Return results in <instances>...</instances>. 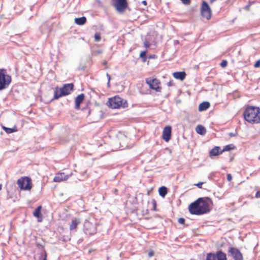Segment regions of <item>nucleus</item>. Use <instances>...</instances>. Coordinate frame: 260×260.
<instances>
[{"instance_id":"nucleus-11","label":"nucleus","mask_w":260,"mask_h":260,"mask_svg":"<svg viewBox=\"0 0 260 260\" xmlns=\"http://www.w3.org/2000/svg\"><path fill=\"white\" fill-rule=\"evenodd\" d=\"M84 230L87 234L92 235L96 232L95 225L89 222H86L84 223Z\"/></svg>"},{"instance_id":"nucleus-33","label":"nucleus","mask_w":260,"mask_h":260,"mask_svg":"<svg viewBox=\"0 0 260 260\" xmlns=\"http://www.w3.org/2000/svg\"><path fill=\"white\" fill-rule=\"evenodd\" d=\"M254 67L255 68H258L260 67V60H257L254 64Z\"/></svg>"},{"instance_id":"nucleus-40","label":"nucleus","mask_w":260,"mask_h":260,"mask_svg":"<svg viewBox=\"0 0 260 260\" xmlns=\"http://www.w3.org/2000/svg\"><path fill=\"white\" fill-rule=\"evenodd\" d=\"M107 77L108 79V85H109V83H110V79H111V77H110V75L109 74H108V73L107 74Z\"/></svg>"},{"instance_id":"nucleus-31","label":"nucleus","mask_w":260,"mask_h":260,"mask_svg":"<svg viewBox=\"0 0 260 260\" xmlns=\"http://www.w3.org/2000/svg\"><path fill=\"white\" fill-rule=\"evenodd\" d=\"M185 219L183 218H179L178 221L180 224H184L185 223Z\"/></svg>"},{"instance_id":"nucleus-39","label":"nucleus","mask_w":260,"mask_h":260,"mask_svg":"<svg viewBox=\"0 0 260 260\" xmlns=\"http://www.w3.org/2000/svg\"><path fill=\"white\" fill-rule=\"evenodd\" d=\"M154 255V252L153 251H150L148 252V256L149 257H151Z\"/></svg>"},{"instance_id":"nucleus-3","label":"nucleus","mask_w":260,"mask_h":260,"mask_svg":"<svg viewBox=\"0 0 260 260\" xmlns=\"http://www.w3.org/2000/svg\"><path fill=\"white\" fill-rule=\"evenodd\" d=\"M74 85L73 83L66 84L62 87H55L54 92L53 99L57 100L59 98L67 95L71 93L73 90Z\"/></svg>"},{"instance_id":"nucleus-12","label":"nucleus","mask_w":260,"mask_h":260,"mask_svg":"<svg viewBox=\"0 0 260 260\" xmlns=\"http://www.w3.org/2000/svg\"><path fill=\"white\" fill-rule=\"evenodd\" d=\"M171 130L172 127L169 125L165 126L164 128L162 137V139L167 142L171 139Z\"/></svg>"},{"instance_id":"nucleus-27","label":"nucleus","mask_w":260,"mask_h":260,"mask_svg":"<svg viewBox=\"0 0 260 260\" xmlns=\"http://www.w3.org/2000/svg\"><path fill=\"white\" fill-rule=\"evenodd\" d=\"M146 53V51H142L140 55V56L143 59L144 61H146L147 58Z\"/></svg>"},{"instance_id":"nucleus-23","label":"nucleus","mask_w":260,"mask_h":260,"mask_svg":"<svg viewBox=\"0 0 260 260\" xmlns=\"http://www.w3.org/2000/svg\"><path fill=\"white\" fill-rule=\"evenodd\" d=\"M158 192L161 197H165L168 192L167 188L166 186H162L159 188Z\"/></svg>"},{"instance_id":"nucleus-10","label":"nucleus","mask_w":260,"mask_h":260,"mask_svg":"<svg viewBox=\"0 0 260 260\" xmlns=\"http://www.w3.org/2000/svg\"><path fill=\"white\" fill-rule=\"evenodd\" d=\"M146 83L149 85L150 88L158 92L160 91L161 88L159 86L160 82L158 80L156 79H146Z\"/></svg>"},{"instance_id":"nucleus-22","label":"nucleus","mask_w":260,"mask_h":260,"mask_svg":"<svg viewBox=\"0 0 260 260\" xmlns=\"http://www.w3.org/2000/svg\"><path fill=\"white\" fill-rule=\"evenodd\" d=\"M41 209L42 207L41 206H39L35 209V211L33 213V215L35 217H36L38 218L42 217V214L41 212Z\"/></svg>"},{"instance_id":"nucleus-2","label":"nucleus","mask_w":260,"mask_h":260,"mask_svg":"<svg viewBox=\"0 0 260 260\" xmlns=\"http://www.w3.org/2000/svg\"><path fill=\"white\" fill-rule=\"evenodd\" d=\"M245 120L250 123H260V108L249 106L246 108L243 113Z\"/></svg>"},{"instance_id":"nucleus-45","label":"nucleus","mask_w":260,"mask_h":260,"mask_svg":"<svg viewBox=\"0 0 260 260\" xmlns=\"http://www.w3.org/2000/svg\"><path fill=\"white\" fill-rule=\"evenodd\" d=\"M2 188V184H0V190H1Z\"/></svg>"},{"instance_id":"nucleus-38","label":"nucleus","mask_w":260,"mask_h":260,"mask_svg":"<svg viewBox=\"0 0 260 260\" xmlns=\"http://www.w3.org/2000/svg\"><path fill=\"white\" fill-rule=\"evenodd\" d=\"M255 197L256 198H260V191H257L256 192V194H255Z\"/></svg>"},{"instance_id":"nucleus-41","label":"nucleus","mask_w":260,"mask_h":260,"mask_svg":"<svg viewBox=\"0 0 260 260\" xmlns=\"http://www.w3.org/2000/svg\"><path fill=\"white\" fill-rule=\"evenodd\" d=\"M249 7H250V5H247V6H245V9H246V10H248L249 9Z\"/></svg>"},{"instance_id":"nucleus-6","label":"nucleus","mask_w":260,"mask_h":260,"mask_svg":"<svg viewBox=\"0 0 260 260\" xmlns=\"http://www.w3.org/2000/svg\"><path fill=\"white\" fill-rule=\"evenodd\" d=\"M17 184L21 190H28L31 188V180L27 177L19 178L17 180Z\"/></svg>"},{"instance_id":"nucleus-20","label":"nucleus","mask_w":260,"mask_h":260,"mask_svg":"<svg viewBox=\"0 0 260 260\" xmlns=\"http://www.w3.org/2000/svg\"><path fill=\"white\" fill-rule=\"evenodd\" d=\"M86 22V18L84 16L79 17V18H76L75 19V22L80 25H82L84 24Z\"/></svg>"},{"instance_id":"nucleus-32","label":"nucleus","mask_w":260,"mask_h":260,"mask_svg":"<svg viewBox=\"0 0 260 260\" xmlns=\"http://www.w3.org/2000/svg\"><path fill=\"white\" fill-rule=\"evenodd\" d=\"M184 5H189L190 3V0H181Z\"/></svg>"},{"instance_id":"nucleus-43","label":"nucleus","mask_w":260,"mask_h":260,"mask_svg":"<svg viewBox=\"0 0 260 260\" xmlns=\"http://www.w3.org/2000/svg\"><path fill=\"white\" fill-rule=\"evenodd\" d=\"M142 3L143 4H144V5H147V2L146 1H143Z\"/></svg>"},{"instance_id":"nucleus-15","label":"nucleus","mask_w":260,"mask_h":260,"mask_svg":"<svg viewBox=\"0 0 260 260\" xmlns=\"http://www.w3.org/2000/svg\"><path fill=\"white\" fill-rule=\"evenodd\" d=\"M173 76L175 78L182 81L185 79L186 74L184 72H177L173 73Z\"/></svg>"},{"instance_id":"nucleus-24","label":"nucleus","mask_w":260,"mask_h":260,"mask_svg":"<svg viewBox=\"0 0 260 260\" xmlns=\"http://www.w3.org/2000/svg\"><path fill=\"white\" fill-rule=\"evenodd\" d=\"M3 128L7 134H11L13 132L17 131V129L15 127L11 128L3 126Z\"/></svg>"},{"instance_id":"nucleus-14","label":"nucleus","mask_w":260,"mask_h":260,"mask_svg":"<svg viewBox=\"0 0 260 260\" xmlns=\"http://www.w3.org/2000/svg\"><path fill=\"white\" fill-rule=\"evenodd\" d=\"M84 94L83 93H81L78 95L75 99V108L76 109H79L80 107L81 103L83 101L84 99Z\"/></svg>"},{"instance_id":"nucleus-19","label":"nucleus","mask_w":260,"mask_h":260,"mask_svg":"<svg viewBox=\"0 0 260 260\" xmlns=\"http://www.w3.org/2000/svg\"><path fill=\"white\" fill-rule=\"evenodd\" d=\"M210 103L208 102H204L200 104L199 106V110L200 111H203L206 110L210 107Z\"/></svg>"},{"instance_id":"nucleus-36","label":"nucleus","mask_w":260,"mask_h":260,"mask_svg":"<svg viewBox=\"0 0 260 260\" xmlns=\"http://www.w3.org/2000/svg\"><path fill=\"white\" fill-rule=\"evenodd\" d=\"M203 184V182H199L198 183H197V184H196V185L197 186H198L199 188H202V184Z\"/></svg>"},{"instance_id":"nucleus-4","label":"nucleus","mask_w":260,"mask_h":260,"mask_svg":"<svg viewBox=\"0 0 260 260\" xmlns=\"http://www.w3.org/2000/svg\"><path fill=\"white\" fill-rule=\"evenodd\" d=\"M11 82V77L7 74V70L0 69V90L6 89Z\"/></svg>"},{"instance_id":"nucleus-42","label":"nucleus","mask_w":260,"mask_h":260,"mask_svg":"<svg viewBox=\"0 0 260 260\" xmlns=\"http://www.w3.org/2000/svg\"><path fill=\"white\" fill-rule=\"evenodd\" d=\"M168 85L169 86H171L172 85V81H170L168 83Z\"/></svg>"},{"instance_id":"nucleus-7","label":"nucleus","mask_w":260,"mask_h":260,"mask_svg":"<svg viewBox=\"0 0 260 260\" xmlns=\"http://www.w3.org/2000/svg\"><path fill=\"white\" fill-rule=\"evenodd\" d=\"M228 255L234 260H243V255L236 247H230L228 251Z\"/></svg>"},{"instance_id":"nucleus-34","label":"nucleus","mask_w":260,"mask_h":260,"mask_svg":"<svg viewBox=\"0 0 260 260\" xmlns=\"http://www.w3.org/2000/svg\"><path fill=\"white\" fill-rule=\"evenodd\" d=\"M144 46L146 48H148L150 46V43L148 41H145L144 43Z\"/></svg>"},{"instance_id":"nucleus-30","label":"nucleus","mask_w":260,"mask_h":260,"mask_svg":"<svg viewBox=\"0 0 260 260\" xmlns=\"http://www.w3.org/2000/svg\"><path fill=\"white\" fill-rule=\"evenodd\" d=\"M228 65V61L226 60H223L220 63V66L222 68H225Z\"/></svg>"},{"instance_id":"nucleus-26","label":"nucleus","mask_w":260,"mask_h":260,"mask_svg":"<svg viewBox=\"0 0 260 260\" xmlns=\"http://www.w3.org/2000/svg\"><path fill=\"white\" fill-rule=\"evenodd\" d=\"M234 147L232 144L228 145L223 148V149L220 151V153H222L224 151L231 150L233 149Z\"/></svg>"},{"instance_id":"nucleus-21","label":"nucleus","mask_w":260,"mask_h":260,"mask_svg":"<svg viewBox=\"0 0 260 260\" xmlns=\"http://www.w3.org/2000/svg\"><path fill=\"white\" fill-rule=\"evenodd\" d=\"M196 132L199 134L204 135L206 132V129L203 126L198 125L196 127Z\"/></svg>"},{"instance_id":"nucleus-9","label":"nucleus","mask_w":260,"mask_h":260,"mask_svg":"<svg viewBox=\"0 0 260 260\" xmlns=\"http://www.w3.org/2000/svg\"><path fill=\"white\" fill-rule=\"evenodd\" d=\"M122 103V100L119 96H114L111 98L108 101V106L112 109H116L119 108Z\"/></svg>"},{"instance_id":"nucleus-35","label":"nucleus","mask_w":260,"mask_h":260,"mask_svg":"<svg viewBox=\"0 0 260 260\" xmlns=\"http://www.w3.org/2000/svg\"><path fill=\"white\" fill-rule=\"evenodd\" d=\"M232 179V175L230 174L227 175V179L229 181H230Z\"/></svg>"},{"instance_id":"nucleus-44","label":"nucleus","mask_w":260,"mask_h":260,"mask_svg":"<svg viewBox=\"0 0 260 260\" xmlns=\"http://www.w3.org/2000/svg\"><path fill=\"white\" fill-rule=\"evenodd\" d=\"M215 0H211L210 1V3H212L214 1H215Z\"/></svg>"},{"instance_id":"nucleus-1","label":"nucleus","mask_w":260,"mask_h":260,"mask_svg":"<svg viewBox=\"0 0 260 260\" xmlns=\"http://www.w3.org/2000/svg\"><path fill=\"white\" fill-rule=\"evenodd\" d=\"M189 212L193 215H200L209 212V206L207 202L203 198H199L188 206Z\"/></svg>"},{"instance_id":"nucleus-25","label":"nucleus","mask_w":260,"mask_h":260,"mask_svg":"<svg viewBox=\"0 0 260 260\" xmlns=\"http://www.w3.org/2000/svg\"><path fill=\"white\" fill-rule=\"evenodd\" d=\"M206 260H216L215 254L209 253L207 254Z\"/></svg>"},{"instance_id":"nucleus-5","label":"nucleus","mask_w":260,"mask_h":260,"mask_svg":"<svg viewBox=\"0 0 260 260\" xmlns=\"http://www.w3.org/2000/svg\"><path fill=\"white\" fill-rule=\"evenodd\" d=\"M112 6L119 13H123L127 7L126 0H112Z\"/></svg>"},{"instance_id":"nucleus-18","label":"nucleus","mask_w":260,"mask_h":260,"mask_svg":"<svg viewBox=\"0 0 260 260\" xmlns=\"http://www.w3.org/2000/svg\"><path fill=\"white\" fill-rule=\"evenodd\" d=\"M220 149V147L215 146L213 149H212L210 151V156L211 157L213 156H217L221 153L219 152V150Z\"/></svg>"},{"instance_id":"nucleus-29","label":"nucleus","mask_w":260,"mask_h":260,"mask_svg":"<svg viewBox=\"0 0 260 260\" xmlns=\"http://www.w3.org/2000/svg\"><path fill=\"white\" fill-rule=\"evenodd\" d=\"M41 256L43 257L42 260H47V254L44 250H42L41 252Z\"/></svg>"},{"instance_id":"nucleus-8","label":"nucleus","mask_w":260,"mask_h":260,"mask_svg":"<svg viewBox=\"0 0 260 260\" xmlns=\"http://www.w3.org/2000/svg\"><path fill=\"white\" fill-rule=\"evenodd\" d=\"M201 13L203 17H205L208 20L211 17V10L208 3L205 1H203L202 3Z\"/></svg>"},{"instance_id":"nucleus-28","label":"nucleus","mask_w":260,"mask_h":260,"mask_svg":"<svg viewBox=\"0 0 260 260\" xmlns=\"http://www.w3.org/2000/svg\"><path fill=\"white\" fill-rule=\"evenodd\" d=\"M101 39V35L99 33H95L94 35V40L95 42H99Z\"/></svg>"},{"instance_id":"nucleus-37","label":"nucleus","mask_w":260,"mask_h":260,"mask_svg":"<svg viewBox=\"0 0 260 260\" xmlns=\"http://www.w3.org/2000/svg\"><path fill=\"white\" fill-rule=\"evenodd\" d=\"M237 135V133H231L229 134V136L231 137H235Z\"/></svg>"},{"instance_id":"nucleus-16","label":"nucleus","mask_w":260,"mask_h":260,"mask_svg":"<svg viewBox=\"0 0 260 260\" xmlns=\"http://www.w3.org/2000/svg\"><path fill=\"white\" fill-rule=\"evenodd\" d=\"M216 260H227L226 254L221 251H218L215 253Z\"/></svg>"},{"instance_id":"nucleus-13","label":"nucleus","mask_w":260,"mask_h":260,"mask_svg":"<svg viewBox=\"0 0 260 260\" xmlns=\"http://www.w3.org/2000/svg\"><path fill=\"white\" fill-rule=\"evenodd\" d=\"M71 175H65L64 173H59L56 175L53 180L56 182H59L67 180Z\"/></svg>"},{"instance_id":"nucleus-17","label":"nucleus","mask_w":260,"mask_h":260,"mask_svg":"<svg viewBox=\"0 0 260 260\" xmlns=\"http://www.w3.org/2000/svg\"><path fill=\"white\" fill-rule=\"evenodd\" d=\"M80 222V219L76 218H73L72 220L71 223L70 225V229L71 231L75 229L77 225Z\"/></svg>"}]
</instances>
